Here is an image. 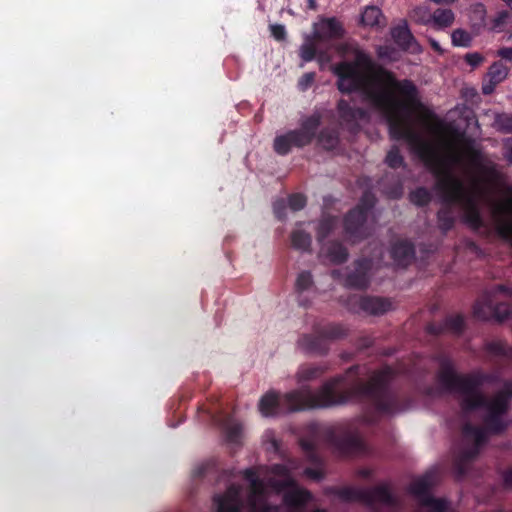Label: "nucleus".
I'll return each mask as SVG.
<instances>
[{
    "label": "nucleus",
    "mask_w": 512,
    "mask_h": 512,
    "mask_svg": "<svg viewBox=\"0 0 512 512\" xmlns=\"http://www.w3.org/2000/svg\"><path fill=\"white\" fill-rule=\"evenodd\" d=\"M373 344V338L371 336H362L357 340V348L364 350L371 347Z\"/></svg>",
    "instance_id": "55"
},
{
    "label": "nucleus",
    "mask_w": 512,
    "mask_h": 512,
    "mask_svg": "<svg viewBox=\"0 0 512 512\" xmlns=\"http://www.w3.org/2000/svg\"><path fill=\"white\" fill-rule=\"evenodd\" d=\"M317 53V48L315 43L312 41L310 37H307L305 43H303L300 47L299 55L304 62L312 61Z\"/></svg>",
    "instance_id": "40"
},
{
    "label": "nucleus",
    "mask_w": 512,
    "mask_h": 512,
    "mask_svg": "<svg viewBox=\"0 0 512 512\" xmlns=\"http://www.w3.org/2000/svg\"><path fill=\"white\" fill-rule=\"evenodd\" d=\"M385 163L392 169L405 166L404 158L398 147L393 146L386 155Z\"/></svg>",
    "instance_id": "39"
},
{
    "label": "nucleus",
    "mask_w": 512,
    "mask_h": 512,
    "mask_svg": "<svg viewBox=\"0 0 512 512\" xmlns=\"http://www.w3.org/2000/svg\"><path fill=\"white\" fill-rule=\"evenodd\" d=\"M497 85H498V83H494V81L489 78L488 82H486L482 85V93L484 95L492 94Z\"/></svg>",
    "instance_id": "58"
},
{
    "label": "nucleus",
    "mask_w": 512,
    "mask_h": 512,
    "mask_svg": "<svg viewBox=\"0 0 512 512\" xmlns=\"http://www.w3.org/2000/svg\"><path fill=\"white\" fill-rule=\"evenodd\" d=\"M287 204L284 199H278L273 203V212L279 220H283L286 217Z\"/></svg>",
    "instance_id": "47"
},
{
    "label": "nucleus",
    "mask_w": 512,
    "mask_h": 512,
    "mask_svg": "<svg viewBox=\"0 0 512 512\" xmlns=\"http://www.w3.org/2000/svg\"><path fill=\"white\" fill-rule=\"evenodd\" d=\"M315 77L316 74L314 72H308L303 74L298 81V88L301 91H306L308 88L311 87V85L315 81Z\"/></svg>",
    "instance_id": "46"
},
{
    "label": "nucleus",
    "mask_w": 512,
    "mask_h": 512,
    "mask_svg": "<svg viewBox=\"0 0 512 512\" xmlns=\"http://www.w3.org/2000/svg\"><path fill=\"white\" fill-rule=\"evenodd\" d=\"M297 344L306 353L319 356L327 355L330 350L329 343L315 330L313 334H303L298 339Z\"/></svg>",
    "instance_id": "17"
},
{
    "label": "nucleus",
    "mask_w": 512,
    "mask_h": 512,
    "mask_svg": "<svg viewBox=\"0 0 512 512\" xmlns=\"http://www.w3.org/2000/svg\"><path fill=\"white\" fill-rule=\"evenodd\" d=\"M321 254L334 265L345 263L349 257L348 249L339 240L321 244Z\"/></svg>",
    "instance_id": "23"
},
{
    "label": "nucleus",
    "mask_w": 512,
    "mask_h": 512,
    "mask_svg": "<svg viewBox=\"0 0 512 512\" xmlns=\"http://www.w3.org/2000/svg\"><path fill=\"white\" fill-rule=\"evenodd\" d=\"M217 512H241V489L238 485L231 484L223 494L213 497Z\"/></svg>",
    "instance_id": "14"
},
{
    "label": "nucleus",
    "mask_w": 512,
    "mask_h": 512,
    "mask_svg": "<svg viewBox=\"0 0 512 512\" xmlns=\"http://www.w3.org/2000/svg\"><path fill=\"white\" fill-rule=\"evenodd\" d=\"M429 42H430V45H431V47H432V49L434 51L442 52V49H441L439 43L436 40L430 39Z\"/></svg>",
    "instance_id": "63"
},
{
    "label": "nucleus",
    "mask_w": 512,
    "mask_h": 512,
    "mask_svg": "<svg viewBox=\"0 0 512 512\" xmlns=\"http://www.w3.org/2000/svg\"><path fill=\"white\" fill-rule=\"evenodd\" d=\"M376 203V198L374 194L370 191H365L360 198L358 205L355 208H359L365 215L368 217L370 210L374 207Z\"/></svg>",
    "instance_id": "43"
},
{
    "label": "nucleus",
    "mask_w": 512,
    "mask_h": 512,
    "mask_svg": "<svg viewBox=\"0 0 512 512\" xmlns=\"http://www.w3.org/2000/svg\"><path fill=\"white\" fill-rule=\"evenodd\" d=\"M464 145L466 152L470 155L472 160H476L479 158L480 153L474 148V140L472 139H464Z\"/></svg>",
    "instance_id": "53"
},
{
    "label": "nucleus",
    "mask_w": 512,
    "mask_h": 512,
    "mask_svg": "<svg viewBox=\"0 0 512 512\" xmlns=\"http://www.w3.org/2000/svg\"><path fill=\"white\" fill-rule=\"evenodd\" d=\"M427 12L422 8H416L413 10V17H418L417 21L419 22H428L430 20L433 21V24L438 28H446L449 27L454 21V14L450 9H436L433 14L428 15V18H425Z\"/></svg>",
    "instance_id": "22"
},
{
    "label": "nucleus",
    "mask_w": 512,
    "mask_h": 512,
    "mask_svg": "<svg viewBox=\"0 0 512 512\" xmlns=\"http://www.w3.org/2000/svg\"><path fill=\"white\" fill-rule=\"evenodd\" d=\"M221 426L223 431L225 432L226 439L229 442L236 443L242 431V426L240 423L235 421L232 416L227 415L221 420Z\"/></svg>",
    "instance_id": "31"
},
{
    "label": "nucleus",
    "mask_w": 512,
    "mask_h": 512,
    "mask_svg": "<svg viewBox=\"0 0 512 512\" xmlns=\"http://www.w3.org/2000/svg\"><path fill=\"white\" fill-rule=\"evenodd\" d=\"M329 493L337 496L344 502H361L363 504H370L372 499L370 493L366 489H359L351 486L332 487Z\"/></svg>",
    "instance_id": "21"
},
{
    "label": "nucleus",
    "mask_w": 512,
    "mask_h": 512,
    "mask_svg": "<svg viewBox=\"0 0 512 512\" xmlns=\"http://www.w3.org/2000/svg\"><path fill=\"white\" fill-rule=\"evenodd\" d=\"M322 123V115L315 112L310 116L303 118L300 122V128L289 130L278 135L273 141L274 151L281 156L288 155L292 147L303 148L310 145L317 137V143L325 150H333L339 144V133L335 129L323 128L317 135V131Z\"/></svg>",
    "instance_id": "4"
},
{
    "label": "nucleus",
    "mask_w": 512,
    "mask_h": 512,
    "mask_svg": "<svg viewBox=\"0 0 512 512\" xmlns=\"http://www.w3.org/2000/svg\"><path fill=\"white\" fill-rule=\"evenodd\" d=\"M390 256L398 267H407L415 258V247L408 240L396 241L391 246Z\"/></svg>",
    "instance_id": "18"
},
{
    "label": "nucleus",
    "mask_w": 512,
    "mask_h": 512,
    "mask_svg": "<svg viewBox=\"0 0 512 512\" xmlns=\"http://www.w3.org/2000/svg\"><path fill=\"white\" fill-rule=\"evenodd\" d=\"M329 369L328 363L303 364L297 370L296 380L298 383L313 381L319 379Z\"/></svg>",
    "instance_id": "25"
},
{
    "label": "nucleus",
    "mask_w": 512,
    "mask_h": 512,
    "mask_svg": "<svg viewBox=\"0 0 512 512\" xmlns=\"http://www.w3.org/2000/svg\"><path fill=\"white\" fill-rule=\"evenodd\" d=\"M377 55L379 58H387L389 57V49L387 47L380 46L377 50Z\"/></svg>",
    "instance_id": "60"
},
{
    "label": "nucleus",
    "mask_w": 512,
    "mask_h": 512,
    "mask_svg": "<svg viewBox=\"0 0 512 512\" xmlns=\"http://www.w3.org/2000/svg\"><path fill=\"white\" fill-rule=\"evenodd\" d=\"M484 350L493 356L512 360V346H509L503 340H492L486 342Z\"/></svg>",
    "instance_id": "30"
},
{
    "label": "nucleus",
    "mask_w": 512,
    "mask_h": 512,
    "mask_svg": "<svg viewBox=\"0 0 512 512\" xmlns=\"http://www.w3.org/2000/svg\"><path fill=\"white\" fill-rule=\"evenodd\" d=\"M508 74L509 68L502 61H496L489 67L487 76L494 83L500 84L507 78Z\"/></svg>",
    "instance_id": "35"
},
{
    "label": "nucleus",
    "mask_w": 512,
    "mask_h": 512,
    "mask_svg": "<svg viewBox=\"0 0 512 512\" xmlns=\"http://www.w3.org/2000/svg\"><path fill=\"white\" fill-rule=\"evenodd\" d=\"M432 484L433 482L431 475L425 474L410 484L409 492L419 498L421 503H423V499H425L427 496H430L429 491Z\"/></svg>",
    "instance_id": "29"
},
{
    "label": "nucleus",
    "mask_w": 512,
    "mask_h": 512,
    "mask_svg": "<svg viewBox=\"0 0 512 512\" xmlns=\"http://www.w3.org/2000/svg\"><path fill=\"white\" fill-rule=\"evenodd\" d=\"M281 486L290 488L288 492L284 494V502L293 508H300L306 505L311 499L312 494L303 488L298 487L296 481L288 477L281 482Z\"/></svg>",
    "instance_id": "16"
},
{
    "label": "nucleus",
    "mask_w": 512,
    "mask_h": 512,
    "mask_svg": "<svg viewBox=\"0 0 512 512\" xmlns=\"http://www.w3.org/2000/svg\"><path fill=\"white\" fill-rule=\"evenodd\" d=\"M451 38L453 45L458 47H468L472 40L470 34L462 29L453 31Z\"/></svg>",
    "instance_id": "44"
},
{
    "label": "nucleus",
    "mask_w": 512,
    "mask_h": 512,
    "mask_svg": "<svg viewBox=\"0 0 512 512\" xmlns=\"http://www.w3.org/2000/svg\"><path fill=\"white\" fill-rule=\"evenodd\" d=\"M484 60V57L477 52L474 53H467L465 55V61L467 64H469L471 67H477L480 65Z\"/></svg>",
    "instance_id": "50"
},
{
    "label": "nucleus",
    "mask_w": 512,
    "mask_h": 512,
    "mask_svg": "<svg viewBox=\"0 0 512 512\" xmlns=\"http://www.w3.org/2000/svg\"><path fill=\"white\" fill-rule=\"evenodd\" d=\"M473 315L478 320L502 322L512 316V286L499 284L485 293L473 306Z\"/></svg>",
    "instance_id": "5"
},
{
    "label": "nucleus",
    "mask_w": 512,
    "mask_h": 512,
    "mask_svg": "<svg viewBox=\"0 0 512 512\" xmlns=\"http://www.w3.org/2000/svg\"><path fill=\"white\" fill-rule=\"evenodd\" d=\"M306 203L307 199L301 193H293L288 197V205L293 211L302 210L306 206Z\"/></svg>",
    "instance_id": "45"
},
{
    "label": "nucleus",
    "mask_w": 512,
    "mask_h": 512,
    "mask_svg": "<svg viewBox=\"0 0 512 512\" xmlns=\"http://www.w3.org/2000/svg\"><path fill=\"white\" fill-rule=\"evenodd\" d=\"M313 285L312 275L309 271H302L299 273L295 283V290L302 293L308 290Z\"/></svg>",
    "instance_id": "41"
},
{
    "label": "nucleus",
    "mask_w": 512,
    "mask_h": 512,
    "mask_svg": "<svg viewBox=\"0 0 512 512\" xmlns=\"http://www.w3.org/2000/svg\"><path fill=\"white\" fill-rule=\"evenodd\" d=\"M244 478L250 482L252 494L259 495L264 491V484L252 468L244 470Z\"/></svg>",
    "instance_id": "36"
},
{
    "label": "nucleus",
    "mask_w": 512,
    "mask_h": 512,
    "mask_svg": "<svg viewBox=\"0 0 512 512\" xmlns=\"http://www.w3.org/2000/svg\"><path fill=\"white\" fill-rule=\"evenodd\" d=\"M498 395H502L506 401L509 402L510 398H512V380L506 381L504 383V389L497 393Z\"/></svg>",
    "instance_id": "57"
},
{
    "label": "nucleus",
    "mask_w": 512,
    "mask_h": 512,
    "mask_svg": "<svg viewBox=\"0 0 512 512\" xmlns=\"http://www.w3.org/2000/svg\"><path fill=\"white\" fill-rule=\"evenodd\" d=\"M312 243V237L304 230H295L291 234V244L293 248L301 251H309Z\"/></svg>",
    "instance_id": "33"
},
{
    "label": "nucleus",
    "mask_w": 512,
    "mask_h": 512,
    "mask_svg": "<svg viewBox=\"0 0 512 512\" xmlns=\"http://www.w3.org/2000/svg\"><path fill=\"white\" fill-rule=\"evenodd\" d=\"M327 441L343 456H352L365 452V443L357 431L349 427H340L326 433Z\"/></svg>",
    "instance_id": "7"
},
{
    "label": "nucleus",
    "mask_w": 512,
    "mask_h": 512,
    "mask_svg": "<svg viewBox=\"0 0 512 512\" xmlns=\"http://www.w3.org/2000/svg\"><path fill=\"white\" fill-rule=\"evenodd\" d=\"M372 268V260L369 258H359L354 261V270L345 277L346 287L355 289H366L370 283L369 273Z\"/></svg>",
    "instance_id": "11"
},
{
    "label": "nucleus",
    "mask_w": 512,
    "mask_h": 512,
    "mask_svg": "<svg viewBox=\"0 0 512 512\" xmlns=\"http://www.w3.org/2000/svg\"><path fill=\"white\" fill-rule=\"evenodd\" d=\"M409 200L417 207H426L432 201V193L426 187H417L410 192Z\"/></svg>",
    "instance_id": "32"
},
{
    "label": "nucleus",
    "mask_w": 512,
    "mask_h": 512,
    "mask_svg": "<svg viewBox=\"0 0 512 512\" xmlns=\"http://www.w3.org/2000/svg\"><path fill=\"white\" fill-rule=\"evenodd\" d=\"M463 432L465 435L473 436L475 440V446L479 447L487 441V435L484 429L480 427L473 426L471 424H466L463 427Z\"/></svg>",
    "instance_id": "37"
},
{
    "label": "nucleus",
    "mask_w": 512,
    "mask_h": 512,
    "mask_svg": "<svg viewBox=\"0 0 512 512\" xmlns=\"http://www.w3.org/2000/svg\"><path fill=\"white\" fill-rule=\"evenodd\" d=\"M395 372L390 366L377 370L368 381L360 377V365L349 367L344 373L326 380L313 392L308 386L284 394L268 392L259 401V410L264 416L279 412H297L330 408L350 402L366 405V421L376 423L380 416H392L406 411L411 399L394 389L391 383Z\"/></svg>",
    "instance_id": "2"
},
{
    "label": "nucleus",
    "mask_w": 512,
    "mask_h": 512,
    "mask_svg": "<svg viewBox=\"0 0 512 512\" xmlns=\"http://www.w3.org/2000/svg\"><path fill=\"white\" fill-rule=\"evenodd\" d=\"M366 491L370 493L372 499L370 504H366L368 507L374 506L377 502L387 506H395L397 504V499L387 484H379L373 488L366 489Z\"/></svg>",
    "instance_id": "26"
},
{
    "label": "nucleus",
    "mask_w": 512,
    "mask_h": 512,
    "mask_svg": "<svg viewBox=\"0 0 512 512\" xmlns=\"http://www.w3.org/2000/svg\"><path fill=\"white\" fill-rule=\"evenodd\" d=\"M309 7L314 9L316 7V2L314 0L309 1Z\"/></svg>",
    "instance_id": "64"
},
{
    "label": "nucleus",
    "mask_w": 512,
    "mask_h": 512,
    "mask_svg": "<svg viewBox=\"0 0 512 512\" xmlns=\"http://www.w3.org/2000/svg\"><path fill=\"white\" fill-rule=\"evenodd\" d=\"M478 453L479 449L477 447H471L464 450L458 458L466 463H469L477 457Z\"/></svg>",
    "instance_id": "51"
},
{
    "label": "nucleus",
    "mask_w": 512,
    "mask_h": 512,
    "mask_svg": "<svg viewBox=\"0 0 512 512\" xmlns=\"http://www.w3.org/2000/svg\"><path fill=\"white\" fill-rule=\"evenodd\" d=\"M299 445L309 462L316 466L321 465L322 460L318 453V433L316 425L309 427L308 435L299 439Z\"/></svg>",
    "instance_id": "19"
},
{
    "label": "nucleus",
    "mask_w": 512,
    "mask_h": 512,
    "mask_svg": "<svg viewBox=\"0 0 512 512\" xmlns=\"http://www.w3.org/2000/svg\"><path fill=\"white\" fill-rule=\"evenodd\" d=\"M271 35L278 41L284 40L286 37V30L284 25L272 24L270 25Z\"/></svg>",
    "instance_id": "48"
},
{
    "label": "nucleus",
    "mask_w": 512,
    "mask_h": 512,
    "mask_svg": "<svg viewBox=\"0 0 512 512\" xmlns=\"http://www.w3.org/2000/svg\"><path fill=\"white\" fill-rule=\"evenodd\" d=\"M382 11L376 6H369L361 15V23L365 26H380Z\"/></svg>",
    "instance_id": "34"
},
{
    "label": "nucleus",
    "mask_w": 512,
    "mask_h": 512,
    "mask_svg": "<svg viewBox=\"0 0 512 512\" xmlns=\"http://www.w3.org/2000/svg\"><path fill=\"white\" fill-rule=\"evenodd\" d=\"M467 464L466 462L457 458L453 464L455 475L458 479H462L467 474Z\"/></svg>",
    "instance_id": "49"
},
{
    "label": "nucleus",
    "mask_w": 512,
    "mask_h": 512,
    "mask_svg": "<svg viewBox=\"0 0 512 512\" xmlns=\"http://www.w3.org/2000/svg\"><path fill=\"white\" fill-rule=\"evenodd\" d=\"M208 468L209 464H207V466L202 465L195 470V474L199 477L204 476L206 473H208Z\"/></svg>",
    "instance_id": "62"
},
{
    "label": "nucleus",
    "mask_w": 512,
    "mask_h": 512,
    "mask_svg": "<svg viewBox=\"0 0 512 512\" xmlns=\"http://www.w3.org/2000/svg\"><path fill=\"white\" fill-rule=\"evenodd\" d=\"M452 185L458 191V195H455L452 201H458V205L463 211L462 222L474 231L483 228L485 223L474 196L466 190L461 180H452Z\"/></svg>",
    "instance_id": "6"
},
{
    "label": "nucleus",
    "mask_w": 512,
    "mask_h": 512,
    "mask_svg": "<svg viewBox=\"0 0 512 512\" xmlns=\"http://www.w3.org/2000/svg\"><path fill=\"white\" fill-rule=\"evenodd\" d=\"M337 113L340 123L351 132L357 131L360 128L358 121L367 116L363 108L352 106L350 102L345 99L338 101Z\"/></svg>",
    "instance_id": "13"
},
{
    "label": "nucleus",
    "mask_w": 512,
    "mask_h": 512,
    "mask_svg": "<svg viewBox=\"0 0 512 512\" xmlns=\"http://www.w3.org/2000/svg\"><path fill=\"white\" fill-rule=\"evenodd\" d=\"M359 308L368 315L380 316L395 309L391 298L382 296H362L358 300Z\"/></svg>",
    "instance_id": "15"
},
{
    "label": "nucleus",
    "mask_w": 512,
    "mask_h": 512,
    "mask_svg": "<svg viewBox=\"0 0 512 512\" xmlns=\"http://www.w3.org/2000/svg\"><path fill=\"white\" fill-rule=\"evenodd\" d=\"M422 505L430 507L434 512H445L448 508V503L445 499L427 496L423 499Z\"/></svg>",
    "instance_id": "42"
},
{
    "label": "nucleus",
    "mask_w": 512,
    "mask_h": 512,
    "mask_svg": "<svg viewBox=\"0 0 512 512\" xmlns=\"http://www.w3.org/2000/svg\"><path fill=\"white\" fill-rule=\"evenodd\" d=\"M304 475L307 476L308 478H311V479L317 480V481L324 478V473H323L322 469H320L319 467H316V468L306 467L304 469Z\"/></svg>",
    "instance_id": "52"
},
{
    "label": "nucleus",
    "mask_w": 512,
    "mask_h": 512,
    "mask_svg": "<svg viewBox=\"0 0 512 512\" xmlns=\"http://www.w3.org/2000/svg\"><path fill=\"white\" fill-rule=\"evenodd\" d=\"M358 475L362 478L368 479L372 476V470L368 468H363L358 471Z\"/></svg>",
    "instance_id": "61"
},
{
    "label": "nucleus",
    "mask_w": 512,
    "mask_h": 512,
    "mask_svg": "<svg viewBox=\"0 0 512 512\" xmlns=\"http://www.w3.org/2000/svg\"><path fill=\"white\" fill-rule=\"evenodd\" d=\"M509 403L502 395L496 394L492 400L485 397L484 404L479 409H486L487 414L483 418L484 425L493 434H500L506 429L503 416L509 411Z\"/></svg>",
    "instance_id": "8"
},
{
    "label": "nucleus",
    "mask_w": 512,
    "mask_h": 512,
    "mask_svg": "<svg viewBox=\"0 0 512 512\" xmlns=\"http://www.w3.org/2000/svg\"><path fill=\"white\" fill-rule=\"evenodd\" d=\"M345 35V29L336 17L322 18L314 25L313 39L316 41L339 40Z\"/></svg>",
    "instance_id": "12"
},
{
    "label": "nucleus",
    "mask_w": 512,
    "mask_h": 512,
    "mask_svg": "<svg viewBox=\"0 0 512 512\" xmlns=\"http://www.w3.org/2000/svg\"><path fill=\"white\" fill-rule=\"evenodd\" d=\"M438 363L436 380L448 392L459 395V405L463 413L470 414L479 410L484 404L485 395L481 387L492 381V376L481 371L460 374L456 371L454 361L447 355L435 357Z\"/></svg>",
    "instance_id": "3"
},
{
    "label": "nucleus",
    "mask_w": 512,
    "mask_h": 512,
    "mask_svg": "<svg viewBox=\"0 0 512 512\" xmlns=\"http://www.w3.org/2000/svg\"><path fill=\"white\" fill-rule=\"evenodd\" d=\"M465 328V320L463 315L456 314L447 316L443 323L431 324L428 326V331L435 335L442 334L444 332H451L453 334H461Z\"/></svg>",
    "instance_id": "24"
},
{
    "label": "nucleus",
    "mask_w": 512,
    "mask_h": 512,
    "mask_svg": "<svg viewBox=\"0 0 512 512\" xmlns=\"http://www.w3.org/2000/svg\"><path fill=\"white\" fill-rule=\"evenodd\" d=\"M368 217L359 208H353L344 216L343 226L344 232L349 241L357 243L368 236L366 226Z\"/></svg>",
    "instance_id": "10"
},
{
    "label": "nucleus",
    "mask_w": 512,
    "mask_h": 512,
    "mask_svg": "<svg viewBox=\"0 0 512 512\" xmlns=\"http://www.w3.org/2000/svg\"><path fill=\"white\" fill-rule=\"evenodd\" d=\"M506 192L510 197H505L494 205L493 217L497 234L512 242V186H508Z\"/></svg>",
    "instance_id": "9"
},
{
    "label": "nucleus",
    "mask_w": 512,
    "mask_h": 512,
    "mask_svg": "<svg viewBox=\"0 0 512 512\" xmlns=\"http://www.w3.org/2000/svg\"><path fill=\"white\" fill-rule=\"evenodd\" d=\"M494 125L500 132L512 133V113L496 114Z\"/></svg>",
    "instance_id": "38"
},
{
    "label": "nucleus",
    "mask_w": 512,
    "mask_h": 512,
    "mask_svg": "<svg viewBox=\"0 0 512 512\" xmlns=\"http://www.w3.org/2000/svg\"><path fill=\"white\" fill-rule=\"evenodd\" d=\"M337 226V217L332 215L323 216L316 227V238L321 245L325 243L327 237L335 230Z\"/></svg>",
    "instance_id": "28"
},
{
    "label": "nucleus",
    "mask_w": 512,
    "mask_h": 512,
    "mask_svg": "<svg viewBox=\"0 0 512 512\" xmlns=\"http://www.w3.org/2000/svg\"><path fill=\"white\" fill-rule=\"evenodd\" d=\"M332 71L337 77V89L343 94L360 92L363 101L385 117L390 137L405 140L436 178V188L442 192L437 225L446 235L456 223L454 206L458 205V201H452L458 191L452 185V180L457 178L451 166L460 163L461 156L458 153L442 156L410 126L408 116L422 107L417 86L412 80L397 79L392 71L374 64L365 53L357 55V63L342 61Z\"/></svg>",
    "instance_id": "1"
},
{
    "label": "nucleus",
    "mask_w": 512,
    "mask_h": 512,
    "mask_svg": "<svg viewBox=\"0 0 512 512\" xmlns=\"http://www.w3.org/2000/svg\"><path fill=\"white\" fill-rule=\"evenodd\" d=\"M315 331L320 333L326 342L343 339L347 336V329L341 324H326L323 326H315Z\"/></svg>",
    "instance_id": "27"
},
{
    "label": "nucleus",
    "mask_w": 512,
    "mask_h": 512,
    "mask_svg": "<svg viewBox=\"0 0 512 512\" xmlns=\"http://www.w3.org/2000/svg\"><path fill=\"white\" fill-rule=\"evenodd\" d=\"M389 198L391 199H399L403 195V184L398 182L395 184L390 191L387 192Z\"/></svg>",
    "instance_id": "54"
},
{
    "label": "nucleus",
    "mask_w": 512,
    "mask_h": 512,
    "mask_svg": "<svg viewBox=\"0 0 512 512\" xmlns=\"http://www.w3.org/2000/svg\"><path fill=\"white\" fill-rule=\"evenodd\" d=\"M391 36L395 44L403 51L417 53L420 51V46L415 37L411 33L407 24L398 25L391 30Z\"/></svg>",
    "instance_id": "20"
},
{
    "label": "nucleus",
    "mask_w": 512,
    "mask_h": 512,
    "mask_svg": "<svg viewBox=\"0 0 512 512\" xmlns=\"http://www.w3.org/2000/svg\"><path fill=\"white\" fill-rule=\"evenodd\" d=\"M503 480H504V484L507 487H512V470L511 469L504 472Z\"/></svg>",
    "instance_id": "59"
},
{
    "label": "nucleus",
    "mask_w": 512,
    "mask_h": 512,
    "mask_svg": "<svg viewBox=\"0 0 512 512\" xmlns=\"http://www.w3.org/2000/svg\"><path fill=\"white\" fill-rule=\"evenodd\" d=\"M497 56L503 60L512 62V47H501L497 51Z\"/></svg>",
    "instance_id": "56"
}]
</instances>
